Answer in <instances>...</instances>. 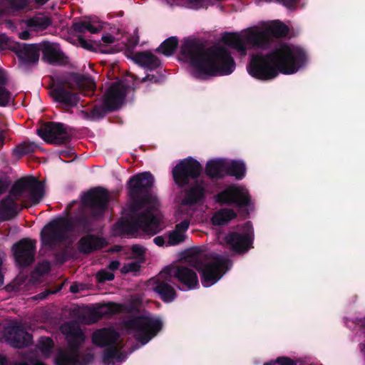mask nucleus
<instances>
[{"label": "nucleus", "instance_id": "16", "mask_svg": "<svg viewBox=\"0 0 365 365\" xmlns=\"http://www.w3.org/2000/svg\"><path fill=\"white\" fill-rule=\"evenodd\" d=\"M70 225L67 219L58 218L44 227L41 231V241L43 245H49L63 239Z\"/></svg>", "mask_w": 365, "mask_h": 365}, {"label": "nucleus", "instance_id": "9", "mask_svg": "<svg viewBox=\"0 0 365 365\" xmlns=\"http://www.w3.org/2000/svg\"><path fill=\"white\" fill-rule=\"evenodd\" d=\"M191 264L201 273L202 284L205 287L215 284L231 266L230 259L217 254L205 253L197 250L192 252Z\"/></svg>", "mask_w": 365, "mask_h": 365}, {"label": "nucleus", "instance_id": "49", "mask_svg": "<svg viewBox=\"0 0 365 365\" xmlns=\"http://www.w3.org/2000/svg\"><path fill=\"white\" fill-rule=\"evenodd\" d=\"M6 359L4 356H2L0 355V365H6Z\"/></svg>", "mask_w": 365, "mask_h": 365}, {"label": "nucleus", "instance_id": "20", "mask_svg": "<svg viewBox=\"0 0 365 365\" xmlns=\"http://www.w3.org/2000/svg\"><path fill=\"white\" fill-rule=\"evenodd\" d=\"M35 242L31 240H21L13 247L16 263L19 266H27L34 259Z\"/></svg>", "mask_w": 365, "mask_h": 365}, {"label": "nucleus", "instance_id": "10", "mask_svg": "<svg viewBox=\"0 0 365 365\" xmlns=\"http://www.w3.org/2000/svg\"><path fill=\"white\" fill-rule=\"evenodd\" d=\"M215 202L222 205L235 204L240 207L253 208L255 202L249 190L241 184H231L217 192L214 196Z\"/></svg>", "mask_w": 365, "mask_h": 365}, {"label": "nucleus", "instance_id": "51", "mask_svg": "<svg viewBox=\"0 0 365 365\" xmlns=\"http://www.w3.org/2000/svg\"><path fill=\"white\" fill-rule=\"evenodd\" d=\"M82 322H85V323H87V324H91V323H93L96 321V319H86V318H83L81 320Z\"/></svg>", "mask_w": 365, "mask_h": 365}, {"label": "nucleus", "instance_id": "28", "mask_svg": "<svg viewBox=\"0 0 365 365\" xmlns=\"http://www.w3.org/2000/svg\"><path fill=\"white\" fill-rule=\"evenodd\" d=\"M66 83L71 88L76 86L81 89L93 91L96 88L95 82L91 78L76 73L70 74Z\"/></svg>", "mask_w": 365, "mask_h": 365}, {"label": "nucleus", "instance_id": "45", "mask_svg": "<svg viewBox=\"0 0 365 365\" xmlns=\"http://www.w3.org/2000/svg\"><path fill=\"white\" fill-rule=\"evenodd\" d=\"M14 153L18 156H21L27 153V150L21 147H18L14 150Z\"/></svg>", "mask_w": 365, "mask_h": 365}, {"label": "nucleus", "instance_id": "39", "mask_svg": "<svg viewBox=\"0 0 365 365\" xmlns=\"http://www.w3.org/2000/svg\"><path fill=\"white\" fill-rule=\"evenodd\" d=\"M99 282L110 281L114 278V274L109 271L102 270L98 272L96 275Z\"/></svg>", "mask_w": 365, "mask_h": 365}, {"label": "nucleus", "instance_id": "57", "mask_svg": "<svg viewBox=\"0 0 365 365\" xmlns=\"http://www.w3.org/2000/svg\"><path fill=\"white\" fill-rule=\"evenodd\" d=\"M45 342L48 343V342H52V341L51 340H47Z\"/></svg>", "mask_w": 365, "mask_h": 365}, {"label": "nucleus", "instance_id": "30", "mask_svg": "<svg viewBox=\"0 0 365 365\" xmlns=\"http://www.w3.org/2000/svg\"><path fill=\"white\" fill-rule=\"evenodd\" d=\"M237 217L236 212L231 208H221L215 212L211 217V222L215 226L228 224Z\"/></svg>", "mask_w": 365, "mask_h": 365}, {"label": "nucleus", "instance_id": "14", "mask_svg": "<svg viewBox=\"0 0 365 365\" xmlns=\"http://www.w3.org/2000/svg\"><path fill=\"white\" fill-rule=\"evenodd\" d=\"M202 166L200 163L192 158H185L179 162L173 169L175 182L180 186L187 183L188 178H197L200 175Z\"/></svg>", "mask_w": 365, "mask_h": 365}, {"label": "nucleus", "instance_id": "32", "mask_svg": "<svg viewBox=\"0 0 365 365\" xmlns=\"http://www.w3.org/2000/svg\"><path fill=\"white\" fill-rule=\"evenodd\" d=\"M41 51H42L43 56L51 63L63 62V53L60 50L57 44L45 43L41 44Z\"/></svg>", "mask_w": 365, "mask_h": 365}, {"label": "nucleus", "instance_id": "50", "mask_svg": "<svg viewBox=\"0 0 365 365\" xmlns=\"http://www.w3.org/2000/svg\"><path fill=\"white\" fill-rule=\"evenodd\" d=\"M6 189L5 183L0 180V193H1Z\"/></svg>", "mask_w": 365, "mask_h": 365}, {"label": "nucleus", "instance_id": "34", "mask_svg": "<svg viewBox=\"0 0 365 365\" xmlns=\"http://www.w3.org/2000/svg\"><path fill=\"white\" fill-rule=\"evenodd\" d=\"M6 333L9 335L6 342H29L31 340V336L19 327H9Z\"/></svg>", "mask_w": 365, "mask_h": 365}, {"label": "nucleus", "instance_id": "2", "mask_svg": "<svg viewBox=\"0 0 365 365\" xmlns=\"http://www.w3.org/2000/svg\"><path fill=\"white\" fill-rule=\"evenodd\" d=\"M306 51L300 46L282 43L265 54L254 56L247 66L248 73L260 81H270L279 73L292 75L308 63Z\"/></svg>", "mask_w": 365, "mask_h": 365}, {"label": "nucleus", "instance_id": "53", "mask_svg": "<svg viewBox=\"0 0 365 365\" xmlns=\"http://www.w3.org/2000/svg\"><path fill=\"white\" fill-rule=\"evenodd\" d=\"M71 291L72 292H77V288L75 285H72L71 286V288H70Z\"/></svg>", "mask_w": 365, "mask_h": 365}, {"label": "nucleus", "instance_id": "22", "mask_svg": "<svg viewBox=\"0 0 365 365\" xmlns=\"http://www.w3.org/2000/svg\"><path fill=\"white\" fill-rule=\"evenodd\" d=\"M173 280L170 277L161 278L159 274L157 277L152 278L148 281V287L156 292L163 301L170 302L175 298V292L167 282Z\"/></svg>", "mask_w": 365, "mask_h": 365}, {"label": "nucleus", "instance_id": "29", "mask_svg": "<svg viewBox=\"0 0 365 365\" xmlns=\"http://www.w3.org/2000/svg\"><path fill=\"white\" fill-rule=\"evenodd\" d=\"M61 330L69 342H82L86 340L84 334L76 323H65Z\"/></svg>", "mask_w": 365, "mask_h": 365}, {"label": "nucleus", "instance_id": "41", "mask_svg": "<svg viewBox=\"0 0 365 365\" xmlns=\"http://www.w3.org/2000/svg\"><path fill=\"white\" fill-rule=\"evenodd\" d=\"M275 363L279 365H297V362L287 356H279L275 360Z\"/></svg>", "mask_w": 365, "mask_h": 365}, {"label": "nucleus", "instance_id": "1", "mask_svg": "<svg viewBox=\"0 0 365 365\" xmlns=\"http://www.w3.org/2000/svg\"><path fill=\"white\" fill-rule=\"evenodd\" d=\"M153 185V177L150 173L130 178L129 195L133 202L124 208V217L116 225L119 233L150 237L163 229L160 227L161 217L158 212L159 200L154 192L148 190Z\"/></svg>", "mask_w": 365, "mask_h": 365}, {"label": "nucleus", "instance_id": "40", "mask_svg": "<svg viewBox=\"0 0 365 365\" xmlns=\"http://www.w3.org/2000/svg\"><path fill=\"white\" fill-rule=\"evenodd\" d=\"M154 243L159 247H169L168 233L155 237L153 239Z\"/></svg>", "mask_w": 365, "mask_h": 365}, {"label": "nucleus", "instance_id": "23", "mask_svg": "<svg viewBox=\"0 0 365 365\" xmlns=\"http://www.w3.org/2000/svg\"><path fill=\"white\" fill-rule=\"evenodd\" d=\"M228 159L216 158L209 160L205 165L206 174L212 178H223L227 176Z\"/></svg>", "mask_w": 365, "mask_h": 365}, {"label": "nucleus", "instance_id": "36", "mask_svg": "<svg viewBox=\"0 0 365 365\" xmlns=\"http://www.w3.org/2000/svg\"><path fill=\"white\" fill-rule=\"evenodd\" d=\"M178 46V39L170 37L166 39L158 48V51L165 56H170L175 51Z\"/></svg>", "mask_w": 365, "mask_h": 365}, {"label": "nucleus", "instance_id": "26", "mask_svg": "<svg viewBox=\"0 0 365 365\" xmlns=\"http://www.w3.org/2000/svg\"><path fill=\"white\" fill-rule=\"evenodd\" d=\"M104 23L97 17H89L73 24V29L78 32L88 31L92 34L101 31L104 28Z\"/></svg>", "mask_w": 365, "mask_h": 365}, {"label": "nucleus", "instance_id": "38", "mask_svg": "<svg viewBox=\"0 0 365 365\" xmlns=\"http://www.w3.org/2000/svg\"><path fill=\"white\" fill-rule=\"evenodd\" d=\"M140 264L138 261H130L125 263L121 268V272L130 273L136 272L140 269Z\"/></svg>", "mask_w": 365, "mask_h": 365}, {"label": "nucleus", "instance_id": "21", "mask_svg": "<svg viewBox=\"0 0 365 365\" xmlns=\"http://www.w3.org/2000/svg\"><path fill=\"white\" fill-rule=\"evenodd\" d=\"M38 135L48 143H62L67 138V133L61 123H51L38 130Z\"/></svg>", "mask_w": 365, "mask_h": 365}, {"label": "nucleus", "instance_id": "35", "mask_svg": "<svg viewBox=\"0 0 365 365\" xmlns=\"http://www.w3.org/2000/svg\"><path fill=\"white\" fill-rule=\"evenodd\" d=\"M118 333L112 328L103 329L94 332L93 342H115Z\"/></svg>", "mask_w": 365, "mask_h": 365}, {"label": "nucleus", "instance_id": "5", "mask_svg": "<svg viewBox=\"0 0 365 365\" xmlns=\"http://www.w3.org/2000/svg\"><path fill=\"white\" fill-rule=\"evenodd\" d=\"M140 304L138 299H133L129 307L110 302L101 306L97 312L101 315L111 314L128 309V312L133 314L130 318L124 322L125 329L128 332L135 334L143 341H149L163 329V321L160 317L145 312H141L138 309Z\"/></svg>", "mask_w": 365, "mask_h": 365}, {"label": "nucleus", "instance_id": "24", "mask_svg": "<svg viewBox=\"0 0 365 365\" xmlns=\"http://www.w3.org/2000/svg\"><path fill=\"white\" fill-rule=\"evenodd\" d=\"M11 38H8L4 34H0V50L11 48ZM6 81V76L4 71L0 68V106H5L11 99L9 92L4 88V85Z\"/></svg>", "mask_w": 365, "mask_h": 365}, {"label": "nucleus", "instance_id": "44", "mask_svg": "<svg viewBox=\"0 0 365 365\" xmlns=\"http://www.w3.org/2000/svg\"><path fill=\"white\" fill-rule=\"evenodd\" d=\"M102 41L105 44H110L114 42L115 38L112 35L106 34L102 36Z\"/></svg>", "mask_w": 365, "mask_h": 365}, {"label": "nucleus", "instance_id": "55", "mask_svg": "<svg viewBox=\"0 0 365 365\" xmlns=\"http://www.w3.org/2000/svg\"><path fill=\"white\" fill-rule=\"evenodd\" d=\"M43 266H44V267H45V269H46V270H47V269H48V267H49V264H48V263L46 262V263L43 264Z\"/></svg>", "mask_w": 365, "mask_h": 365}, {"label": "nucleus", "instance_id": "33", "mask_svg": "<svg viewBox=\"0 0 365 365\" xmlns=\"http://www.w3.org/2000/svg\"><path fill=\"white\" fill-rule=\"evenodd\" d=\"M105 245L103 239L94 236L88 235L83 237L79 244V249L83 252H90L94 250L99 249Z\"/></svg>", "mask_w": 365, "mask_h": 365}, {"label": "nucleus", "instance_id": "19", "mask_svg": "<svg viewBox=\"0 0 365 365\" xmlns=\"http://www.w3.org/2000/svg\"><path fill=\"white\" fill-rule=\"evenodd\" d=\"M12 49L22 64L35 63L38 61L41 44H20L11 39Z\"/></svg>", "mask_w": 365, "mask_h": 365}, {"label": "nucleus", "instance_id": "48", "mask_svg": "<svg viewBox=\"0 0 365 365\" xmlns=\"http://www.w3.org/2000/svg\"><path fill=\"white\" fill-rule=\"evenodd\" d=\"M145 344L144 343H142V344H135V346H134V347L132 349V350L130 351V354L132 353L133 351H134L135 350L140 348L142 346L145 345Z\"/></svg>", "mask_w": 365, "mask_h": 365}, {"label": "nucleus", "instance_id": "27", "mask_svg": "<svg viewBox=\"0 0 365 365\" xmlns=\"http://www.w3.org/2000/svg\"><path fill=\"white\" fill-rule=\"evenodd\" d=\"M132 59L135 63L148 70L155 69L160 64L158 58L148 51L138 53L132 57Z\"/></svg>", "mask_w": 365, "mask_h": 365}, {"label": "nucleus", "instance_id": "47", "mask_svg": "<svg viewBox=\"0 0 365 365\" xmlns=\"http://www.w3.org/2000/svg\"><path fill=\"white\" fill-rule=\"evenodd\" d=\"M80 43L85 48L90 49L91 48V45L86 41L81 40L80 41Z\"/></svg>", "mask_w": 365, "mask_h": 365}, {"label": "nucleus", "instance_id": "4", "mask_svg": "<svg viewBox=\"0 0 365 365\" xmlns=\"http://www.w3.org/2000/svg\"><path fill=\"white\" fill-rule=\"evenodd\" d=\"M181 54L189 63L192 76L198 79L229 75L235 69L234 59L221 46L202 49L192 41H185L181 47Z\"/></svg>", "mask_w": 365, "mask_h": 365}, {"label": "nucleus", "instance_id": "12", "mask_svg": "<svg viewBox=\"0 0 365 365\" xmlns=\"http://www.w3.org/2000/svg\"><path fill=\"white\" fill-rule=\"evenodd\" d=\"M221 239H223L235 252H245L252 247L254 240L252 225L247 222L243 226L239 227L237 231L232 232L223 237L220 236L219 240Z\"/></svg>", "mask_w": 365, "mask_h": 365}, {"label": "nucleus", "instance_id": "11", "mask_svg": "<svg viewBox=\"0 0 365 365\" xmlns=\"http://www.w3.org/2000/svg\"><path fill=\"white\" fill-rule=\"evenodd\" d=\"M6 24L11 31L18 32L19 38L27 40L36 34L45 30L51 24V20L45 14H38L20 21L17 26H14L11 21H7Z\"/></svg>", "mask_w": 365, "mask_h": 365}, {"label": "nucleus", "instance_id": "42", "mask_svg": "<svg viewBox=\"0 0 365 365\" xmlns=\"http://www.w3.org/2000/svg\"><path fill=\"white\" fill-rule=\"evenodd\" d=\"M29 0H9V4L11 8L15 9H20L24 8Z\"/></svg>", "mask_w": 365, "mask_h": 365}, {"label": "nucleus", "instance_id": "13", "mask_svg": "<svg viewBox=\"0 0 365 365\" xmlns=\"http://www.w3.org/2000/svg\"><path fill=\"white\" fill-rule=\"evenodd\" d=\"M160 277L178 279L183 289H192L199 285L196 273L184 266L166 267L160 272Z\"/></svg>", "mask_w": 365, "mask_h": 365}, {"label": "nucleus", "instance_id": "52", "mask_svg": "<svg viewBox=\"0 0 365 365\" xmlns=\"http://www.w3.org/2000/svg\"><path fill=\"white\" fill-rule=\"evenodd\" d=\"M36 2L38 4H41V5H43L46 2H47L48 0H35Z\"/></svg>", "mask_w": 365, "mask_h": 365}, {"label": "nucleus", "instance_id": "43", "mask_svg": "<svg viewBox=\"0 0 365 365\" xmlns=\"http://www.w3.org/2000/svg\"><path fill=\"white\" fill-rule=\"evenodd\" d=\"M132 252L136 257H141L144 254V249L143 247L139 245H134L132 247Z\"/></svg>", "mask_w": 365, "mask_h": 365}, {"label": "nucleus", "instance_id": "17", "mask_svg": "<svg viewBox=\"0 0 365 365\" xmlns=\"http://www.w3.org/2000/svg\"><path fill=\"white\" fill-rule=\"evenodd\" d=\"M109 199L108 192L103 188L91 190L83 197V202L91 208L93 215L98 217L105 211Z\"/></svg>", "mask_w": 365, "mask_h": 365}, {"label": "nucleus", "instance_id": "8", "mask_svg": "<svg viewBox=\"0 0 365 365\" xmlns=\"http://www.w3.org/2000/svg\"><path fill=\"white\" fill-rule=\"evenodd\" d=\"M28 193L34 203H37L44 194V185L34 177H25L19 180L14 185L8 197L0 202V218L9 220L19 211L15 200Z\"/></svg>", "mask_w": 365, "mask_h": 365}, {"label": "nucleus", "instance_id": "56", "mask_svg": "<svg viewBox=\"0 0 365 365\" xmlns=\"http://www.w3.org/2000/svg\"><path fill=\"white\" fill-rule=\"evenodd\" d=\"M46 294H45L42 293V294H41V296L40 297V298L43 299V298H44V297H46Z\"/></svg>", "mask_w": 365, "mask_h": 365}, {"label": "nucleus", "instance_id": "15", "mask_svg": "<svg viewBox=\"0 0 365 365\" xmlns=\"http://www.w3.org/2000/svg\"><path fill=\"white\" fill-rule=\"evenodd\" d=\"M103 348L101 362L103 365H121L128 358L125 344H94Z\"/></svg>", "mask_w": 365, "mask_h": 365}, {"label": "nucleus", "instance_id": "37", "mask_svg": "<svg viewBox=\"0 0 365 365\" xmlns=\"http://www.w3.org/2000/svg\"><path fill=\"white\" fill-rule=\"evenodd\" d=\"M170 4L184 5L186 7L197 9L205 5V0H169Z\"/></svg>", "mask_w": 365, "mask_h": 365}, {"label": "nucleus", "instance_id": "54", "mask_svg": "<svg viewBox=\"0 0 365 365\" xmlns=\"http://www.w3.org/2000/svg\"><path fill=\"white\" fill-rule=\"evenodd\" d=\"M274 364H276L275 361L274 362L269 361V362L264 363L263 365H274Z\"/></svg>", "mask_w": 365, "mask_h": 365}, {"label": "nucleus", "instance_id": "25", "mask_svg": "<svg viewBox=\"0 0 365 365\" xmlns=\"http://www.w3.org/2000/svg\"><path fill=\"white\" fill-rule=\"evenodd\" d=\"M51 95L56 102L65 108L75 106L78 101L76 94L67 91L64 87L53 89Z\"/></svg>", "mask_w": 365, "mask_h": 365}, {"label": "nucleus", "instance_id": "31", "mask_svg": "<svg viewBox=\"0 0 365 365\" xmlns=\"http://www.w3.org/2000/svg\"><path fill=\"white\" fill-rule=\"evenodd\" d=\"M247 173V167L244 160L228 159L227 176L234 177L236 180H242Z\"/></svg>", "mask_w": 365, "mask_h": 365}, {"label": "nucleus", "instance_id": "7", "mask_svg": "<svg viewBox=\"0 0 365 365\" xmlns=\"http://www.w3.org/2000/svg\"><path fill=\"white\" fill-rule=\"evenodd\" d=\"M288 33L287 26L279 21L262 22L246 30L242 35L230 34L225 38L227 44L245 55L251 47L267 44L272 36H282Z\"/></svg>", "mask_w": 365, "mask_h": 365}, {"label": "nucleus", "instance_id": "6", "mask_svg": "<svg viewBox=\"0 0 365 365\" xmlns=\"http://www.w3.org/2000/svg\"><path fill=\"white\" fill-rule=\"evenodd\" d=\"M208 182L201 178L195 180L190 189L186 192L182 200L181 205L176 210L174 217L175 219V228L168 232V245L176 246L184 242L187 238V232L190 225L192 217V212L187 205L196 204L202 201L206 196V189Z\"/></svg>", "mask_w": 365, "mask_h": 365}, {"label": "nucleus", "instance_id": "46", "mask_svg": "<svg viewBox=\"0 0 365 365\" xmlns=\"http://www.w3.org/2000/svg\"><path fill=\"white\" fill-rule=\"evenodd\" d=\"M119 265H120V263L118 261H112L109 264L108 267L111 270H115L118 268Z\"/></svg>", "mask_w": 365, "mask_h": 365}, {"label": "nucleus", "instance_id": "18", "mask_svg": "<svg viewBox=\"0 0 365 365\" xmlns=\"http://www.w3.org/2000/svg\"><path fill=\"white\" fill-rule=\"evenodd\" d=\"M128 81V80L115 82L109 87L104 100V106L107 110H115L123 103L128 88L132 87L127 85Z\"/></svg>", "mask_w": 365, "mask_h": 365}, {"label": "nucleus", "instance_id": "3", "mask_svg": "<svg viewBox=\"0 0 365 365\" xmlns=\"http://www.w3.org/2000/svg\"><path fill=\"white\" fill-rule=\"evenodd\" d=\"M19 351L20 361L14 365H47L42 360L53 355L54 365H91L95 359L93 347L83 348V344H63L56 347V344H35L34 347H26L29 344H10Z\"/></svg>", "mask_w": 365, "mask_h": 365}]
</instances>
